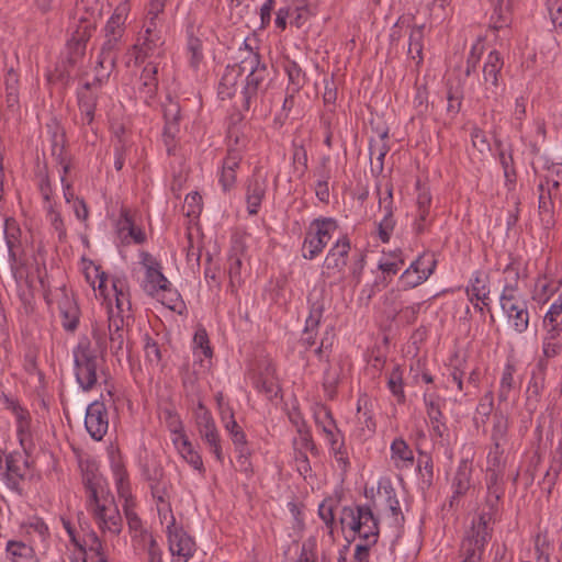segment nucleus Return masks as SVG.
Returning <instances> with one entry per match:
<instances>
[{"instance_id":"f257e3e1","label":"nucleus","mask_w":562,"mask_h":562,"mask_svg":"<svg viewBox=\"0 0 562 562\" xmlns=\"http://www.w3.org/2000/svg\"><path fill=\"white\" fill-rule=\"evenodd\" d=\"M81 271L95 297L101 299L108 310V334L95 328L93 336L100 347L109 346L111 351L117 352L125 339L124 317L131 311L128 286L123 279L109 280L101 267L90 259H81Z\"/></svg>"},{"instance_id":"f03ea898","label":"nucleus","mask_w":562,"mask_h":562,"mask_svg":"<svg viewBox=\"0 0 562 562\" xmlns=\"http://www.w3.org/2000/svg\"><path fill=\"white\" fill-rule=\"evenodd\" d=\"M82 482L86 509L99 531L103 536H119L123 529V518L106 480L95 471H87Z\"/></svg>"},{"instance_id":"7ed1b4c3","label":"nucleus","mask_w":562,"mask_h":562,"mask_svg":"<svg viewBox=\"0 0 562 562\" xmlns=\"http://www.w3.org/2000/svg\"><path fill=\"white\" fill-rule=\"evenodd\" d=\"M131 13V1L122 0L113 9L104 27V42L97 65L101 68L98 81H108L110 74L115 65V49L123 38L126 29V21Z\"/></svg>"},{"instance_id":"20e7f679","label":"nucleus","mask_w":562,"mask_h":562,"mask_svg":"<svg viewBox=\"0 0 562 562\" xmlns=\"http://www.w3.org/2000/svg\"><path fill=\"white\" fill-rule=\"evenodd\" d=\"M110 467L116 488V493L123 499V510L127 521L128 530L133 538L149 535L143 529V522L135 512V498L132 494L128 474L125 462L119 453L112 452L110 456Z\"/></svg>"},{"instance_id":"39448f33","label":"nucleus","mask_w":562,"mask_h":562,"mask_svg":"<svg viewBox=\"0 0 562 562\" xmlns=\"http://www.w3.org/2000/svg\"><path fill=\"white\" fill-rule=\"evenodd\" d=\"M496 509L493 506L481 513L471 522L461 544L462 562H480L485 547L492 538Z\"/></svg>"},{"instance_id":"423d86ee","label":"nucleus","mask_w":562,"mask_h":562,"mask_svg":"<svg viewBox=\"0 0 562 562\" xmlns=\"http://www.w3.org/2000/svg\"><path fill=\"white\" fill-rule=\"evenodd\" d=\"M166 423L170 432L171 443L178 457L200 476L204 477L206 469L201 451L187 435L180 416L176 413L168 412Z\"/></svg>"},{"instance_id":"0eeeda50","label":"nucleus","mask_w":562,"mask_h":562,"mask_svg":"<svg viewBox=\"0 0 562 562\" xmlns=\"http://www.w3.org/2000/svg\"><path fill=\"white\" fill-rule=\"evenodd\" d=\"M338 231V222L334 217L319 216L307 226L303 238L301 255L306 260L321 256Z\"/></svg>"},{"instance_id":"6e6552de","label":"nucleus","mask_w":562,"mask_h":562,"mask_svg":"<svg viewBox=\"0 0 562 562\" xmlns=\"http://www.w3.org/2000/svg\"><path fill=\"white\" fill-rule=\"evenodd\" d=\"M350 250L349 237L346 234L339 236L329 248L322 265L321 278L324 283L331 286L345 280Z\"/></svg>"},{"instance_id":"1a4fd4ad","label":"nucleus","mask_w":562,"mask_h":562,"mask_svg":"<svg viewBox=\"0 0 562 562\" xmlns=\"http://www.w3.org/2000/svg\"><path fill=\"white\" fill-rule=\"evenodd\" d=\"M75 376L83 391H90L98 382L99 359L88 338H81L72 349Z\"/></svg>"},{"instance_id":"9d476101","label":"nucleus","mask_w":562,"mask_h":562,"mask_svg":"<svg viewBox=\"0 0 562 562\" xmlns=\"http://www.w3.org/2000/svg\"><path fill=\"white\" fill-rule=\"evenodd\" d=\"M342 524L353 532L360 541L376 543L379 539V521L369 506H357L345 510Z\"/></svg>"},{"instance_id":"9b49d317","label":"nucleus","mask_w":562,"mask_h":562,"mask_svg":"<svg viewBox=\"0 0 562 562\" xmlns=\"http://www.w3.org/2000/svg\"><path fill=\"white\" fill-rule=\"evenodd\" d=\"M562 202V164L555 162L547 167L539 183L540 214L551 217L554 202Z\"/></svg>"},{"instance_id":"f8f14e48","label":"nucleus","mask_w":562,"mask_h":562,"mask_svg":"<svg viewBox=\"0 0 562 562\" xmlns=\"http://www.w3.org/2000/svg\"><path fill=\"white\" fill-rule=\"evenodd\" d=\"M373 504L384 514L390 527L397 531L404 522V515L396 491L389 477H381L378 481L376 496Z\"/></svg>"},{"instance_id":"ddd939ff","label":"nucleus","mask_w":562,"mask_h":562,"mask_svg":"<svg viewBox=\"0 0 562 562\" xmlns=\"http://www.w3.org/2000/svg\"><path fill=\"white\" fill-rule=\"evenodd\" d=\"M499 305L508 328L516 334L526 333L529 327L530 314L525 295L499 299Z\"/></svg>"},{"instance_id":"4468645a","label":"nucleus","mask_w":562,"mask_h":562,"mask_svg":"<svg viewBox=\"0 0 562 562\" xmlns=\"http://www.w3.org/2000/svg\"><path fill=\"white\" fill-rule=\"evenodd\" d=\"M252 63H255V68L247 70L248 74L240 89L244 110H249L267 88L269 75L267 66L259 65L257 59H252ZM247 64H251V60H248Z\"/></svg>"},{"instance_id":"2eb2a0df","label":"nucleus","mask_w":562,"mask_h":562,"mask_svg":"<svg viewBox=\"0 0 562 562\" xmlns=\"http://www.w3.org/2000/svg\"><path fill=\"white\" fill-rule=\"evenodd\" d=\"M437 260L432 254L424 252L419 255L401 274V286L404 290H409L423 284L435 272Z\"/></svg>"},{"instance_id":"dca6fc26","label":"nucleus","mask_w":562,"mask_h":562,"mask_svg":"<svg viewBox=\"0 0 562 562\" xmlns=\"http://www.w3.org/2000/svg\"><path fill=\"white\" fill-rule=\"evenodd\" d=\"M77 13L83 12L85 15L80 16V26L76 31L74 41L81 50L85 49L86 42L90 38L97 25V19L100 15V0H77Z\"/></svg>"},{"instance_id":"f3484780","label":"nucleus","mask_w":562,"mask_h":562,"mask_svg":"<svg viewBox=\"0 0 562 562\" xmlns=\"http://www.w3.org/2000/svg\"><path fill=\"white\" fill-rule=\"evenodd\" d=\"M167 535L171 562H188L195 552L194 540L173 521L167 527Z\"/></svg>"},{"instance_id":"a211bd4d","label":"nucleus","mask_w":562,"mask_h":562,"mask_svg":"<svg viewBox=\"0 0 562 562\" xmlns=\"http://www.w3.org/2000/svg\"><path fill=\"white\" fill-rule=\"evenodd\" d=\"M95 76L91 82H87L78 91V105L81 113V120L85 124L90 125L94 120V112L98 101V90L106 82L98 81V77L101 74V68L95 65Z\"/></svg>"},{"instance_id":"6ab92c4d","label":"nucleus","mask_w":562,"mask_h":562,"mask_svg":"<svg viewBox=\"0 0 562 562\" xmlns=\"http://www.w3.org/2000/svg\"><path fill=\"white\" fill-rule=\"evenodd\" d=\"M468 300L475 310L483 313L491 303L490 277L483 270H475L465 286Z\"/></svg>"},{"instance_id":"aec40b11","label":"nucleus","mask_w":562,"mask_h":562,"mask_svg":"<svg viewBox=\"0 0 562 562\" xmlns=\"http://www.w3.org/2000/svg\"><path fill=\"white\" fill-rule=\"evenodd\" d=\"M85 427L92 439L100 441L109 429V414L104 403L94 401L86 409Z\"/></svg>"},{"instance_id":"412c9836","label":"nucleus","mask_w":562,"mask_h":562,"mask_svg":"<svg viewBox=\"0 0 562 562\" xmlns=\"http://www.w3.org/2000/svg\"><path fill=\"white\" fill-rule=\"evenodd\" d=\"M5 469L3 471V452L0 449V473L9 488H16L27 470V461L20 452H11L4 458Z\"/></svg>"},{"instance_id":"4be33fe9","label":"nucleus","mask_w":562,"mask_h":562,"mask_svg":"<svg viewBox=\"0 0 562 562\" xmlns=\"http://www.w3.org/2000/svg\"><path fill=\"white\" fill-rule=\"evenodd\" d=\"M527 277L524 262L516 258H510L509 262L503 269V290L499 299H509L524 296L519 281Z\"/></svg>"},{"instance_id":"5701e85b","label":"nucleus","mask_w":562,"mask_h":562,"mask_svg":"<svg viewBox=\"0 0 562 562\" xmlns=\"http://www.w3.org/2000/svg\"><path fill=\"white\" fill-rule=\"evenodd\" d=\"M243 155L240 149L227 148V153L218 168V183L224 192L231 191L237 182V171L240 168Z\"/></svg>"},{"instance_id":"b1692460","label":"nucleus","mask_w":562,"mask_h":562,"mask_svg":"<svg viewBox=\"0 0 562 562\" xmlns=\"http://www.w3.org/2000/svg\"><path fill=\"white\" fill-rule=\"evenodd\" d=\"M145 277L143 290L150 296H159V292L168 285L169 280L161 272L159 263L148 254L144 255Z\"/></svg>"},{"instance_id":"393cba45","label":"nucleus","mask_w":562,"mask_h":562,"mask_svg":"<svg viewBox=\"0 0 562 562\" xmlns=\"http://www.w3.org/2000/svg\"><path fill=\"white\" fill-rule=\"evenodd\" d=\"M300 437L293 440L294 464L301 476L307 479L312 475V467L306 451H314L315 445L308 431L299 430Z\"/></svg>"},{"instance_id":"a878e982","label":"nucleus","mask_w":562,"mask_h":562,"mask_svg":"<svg viewBox=\"0 0 562 562\" xmlns=\"http://www.w3.org/2000/svg\"><path fill=\"white\" fill-rule=\"evenodd\" d=\"M503 66L501 54L497 50L490 52L483 66V86L486 98L496 92Z\"/></svg>"},{"instance_id":"bb28decb","label":"nucleus","mask_w":562,"mask_h":562,"mask_svg":"<svg viewBox=\"0 0 562 562\" xmlns=\"http://www.w3.org/2000/svg\"><path fill=\"white\" fill-rule=\"evenodd\" d=\"M58 311L63 328L66 331H75L80 321V310L75 297L63 291L58 301Z\"/></svg>"},{"instance_id":"cd10ccee","label":"nucleus","mask_w":562,"mask_h":562,"mask_svg":"<svg viewBox=\"0 0 562 562\" xmlns=\"http://www.w3.org/2000/svg\"><path fill=\"white\" fill-rule=\"evenodd\" d=\"M267 186L266 177H261L257 172L249 179L246 190V203L250 215H256L259 212L266 196Z\"/></svg>"},{"instance_id":"c85d7f7f","label":"nucleus","mask_w":562,"mask_h":562,"mask_svg":"<svg viewBox=\"0 0 562 562\" xmlns=\"http://www.w3.org/2000/svg\"><path fill=\"white\" fill-rule=\"evenodd\" d=\"M431 194L430 191L425 188L417 186V198H416V217L414 221V229L417 233H423L430 224V207H431Z\"/></svg>"},{"instance_id":"c756f323","label":"nucleus","mask_w":562,"mask_h":562,"mask_svg":"<svg viewBox=\"0 0 562 562\" xmlns=\"http://www.w3.org/2000/svg\"><path fill=\"white\" fill-rule=\"evenodd\" d=\"M390 461L400 471L409 470L414 467V452L402 437L395 438L391 442Z\"/></svg>"},{"instance_id":"7c9ffc66","label":"nucleus","mask_w":562,"mask_h":562,"mask_svg":"<svg viewBox=\"0 0 562 562\" xmlns=\"http://www.w3.org/2000/svg\"><path fill=\"white\" fill-rule=\"evenodd\" d=\"M156 27L147 26L140 42L132 47V52L135 54V64L143 61L146 57L160 54L162 42L160 36L154 33Z\"/></svg>"},{"instance_id":"2f4dec72","label":"nucleus","mask_w":562,"mask_h":562,"mask_svg":"<svg viewBox=\"0 0 562 562\" xmlns=\"http://www.w3.org/2000/svg\"><path fill=\"white\" fill-rule=\"evenodd\" d=\"M314 419L316 427L322 431L327 443L330 445V447L337 445L339 431L330 411L323 405H318L314 411Z\"/></svg>"},{"instance_id":"473e14b6","label":"nucleus","mask_w":562,"mask_h":562,"mask_svg":"<svg viewBox=\"0 0 562 562\" xmlns=\"http://www.w3.org/2000/svg\"><path fill=\"white\" fill-rule=\"evenodd\" d=\"M193 420L201 440L207 437H213L220 432L211 411L202 401L198 402L193 411Z\"/></svg>"},{"instance_id":"72a5a7b5","label":"nucleus","mask_w":562,"mask_h":562,"mask_svg":"<svg viewBox=\"0 0 562 562\" xmlns=\"http://www.w3.org/2000/svg\"><path fill=\"white\" fill-rule=\"evenodd\" d=\"M562 279H555L547 274L537 278L531 297L538 304L544 305L549 300L560 291Z\"/></svg>"},{"instance_id":"f704fd0d","label":"nucleus","mask_w":562,"mask_h":562,"mask_svg":"<svg viewBox=\"0 0 562 562\" xmlns=\"http://www.w3.org/2000/svg\"><path fill=\"white\" fill-rule=\"evenodd\" d=\"M20 532L27 536L32 542L46 543L50 537L47 524L37 516H31L21 521Z\"/></svg>"},{"instance_id":"c9c22d12","label":"nucleus","mask_w":562,"mask_h":562,"mask_svg":"<svg viewBox=\"0 0 562 562\" xmlns=\"http://www.w3.org/2000/svg\"><path fill=\"white\" fill-rule=\"evenodd\" d=\"M243 71L237 65H228L220 79L217 94L221 100L232 99L237 91V86Z\"/></svg>"},{"instance_id":"e433bc0d","label":"nucleus","mask_w":562,"mask_h":562,"mask_svg":"<svg viewBox=\"0 0 562 562\" xmlns=\"http://www.w3.org/2000/svg\"><path fill=\"white\" fill-rule=\"evenodd\" d=\"M546 334L542 338V357L540 359L555 358L562 353V331L552 324H543Z\"/></svg>"},{"instance_id":"4c0bfd02","label":"nucleus","mask_w":562,"mask_h":562,"mask_svg":"<svg viewBox=\"0 0 562 562\" xmlns=\"http://www.w3.org/2000/svg\"><path fill=\"white\" fill-rule=\"evenodd\" d=\"M548 362L546 359H539L531 370V378L527 385L528 400L538 401L546 387Z\"/></svg>"},{"instance_id":"58836bf2","label":"nucleus","mask_w":562,"mask_h":562,"mask_svg":"<svg viewBox=\"0 0 562 562\" xmlns=\"http://www.w3.org/2000/svg\"><path fill=\"white\" fill-rule=\"evenodd\" d=\"M516 366L512 361H507L504 367L499 379V387L497 398L499 403L509 401L518 384L515 380Z\"/></svg>"},{"instance_id":"ea45409f","label":"nucleus","mask_w":562,"mask_h":562,"mask_svg":"<svg viewBox=\"0 0 562 562\" xmlns=\"http://www.w3.org/2000/svg\"><path fill=\"white\" fill-rule=\"evenodd\" d=\"M9 562H40L32 546L18 540H9L5 544Z\"/></svg>"},{"instance_id":"a19ab883","label":"nucleus","mask_w":562,"mask_h":562,"mask_svg":"<svg viewBox=\"0 0 562 562\" xmlns=\"http://www.w3.org/2000/svg\"><path fill=\"white\" fill-rule=\"evenodd\" d=\"M493 11L491 14V25L495 30H501L510 23L512 0H487Z\"/></svg>"},{"instance_id":"79ce46f5","label":"nucleus","mask_w":562,"mask_h":562,"mask_svg":"<svg viewBox=\"0 0 562 562\" xmlns=\"http://www.w3.org/2000/svg\"><path fill=\"white\" fill-rule=\"evenodd\" d=\"M468 369V361L464 356H460L456 353L453 357H451L447 370V382L453 383L457 386V390L459 392H463V379L467 373Z\"/></svg>"},{"instance_id":"37998d69","label":"nucleus","mask_w":562,"mask_h":562,"mask_svg":"<svg viewBox=\"0 0 562 562\" xmlns=\"http://www.w3.org/2000/svg\"><path fill=\"white\" fill-rule=\"evenodd\" d=\"M222 424L232 440L235 451L243 452L244 445H248L247 436L236 422L233 411H229L228 419H225L224 413L222 414Z\"/></svg>"},{"instance_id":"c03bdc74","label":"nucleus","mask_w":562,"mask_h":562,"mask_svg":"<svg viewBox=\"0 0 562 562\" xmlns=\"http://www.w3.org/2000/svg\"><path fill=\"white\" fill-rule=\"evenodd\" d=\"M193 357L200 362L211 360L213 357V349L211 347L210 338L204 327H198L192 340Z\"/></svg>"},{"instance_id":"a18cd8bd","label":"nucleus","mask_w":562,"mask_h":562,"mask_svg":"<svg viewBox=\"0 0 562 562\" xmlns=\"http://www.w3.org/2000/svg\"><path fill=\"white\" fill-rule=\"evenodd\" d=\"M424 37H425V27L424 25H416L411 29L409 37H408V57L416 63V65H420L424 60Z\"/></svg>"},{"instance_id":"49530a36","label":"nucleus","mask_w":562,"mask_h":562,"mask_svg":"<svg viewBox=\"0 0 562 562\" xmlns=\"http://www.w3.org/2000/svg\"><path fill=\"white\" fill-rule=\"evenodd\" d=\"M187 37L189 64L194 70H199L204 59L202 41L195 36L193 26L188 27Z\"/></svg>"},{"instance_id":"de8ad7c7","label":"nucleus","mask_w":562,"mask_h":562,"mask_svg":"<svg viewBox=\"0 0 562 562\" xmlns=\"http://www.w3.org/2000/svg\"><path fill=\"white\" fill-rule=\"evenodd\" d=\"M504 472L505 471H493L491 469H486V504L488 508L493 506V509H496V503L498 502L502 495V487L499 485V482L503 479Z\"/></svg>"},{"instance_id":"09e8293b","label":"nucleus","mask_w":562,"mask_h":562,"mask_svg":"<svg viewBox=\"0 0 562 562\" xmlns=\"http://www.w3.org/2000/svg\"><path fill=\"white\" fill-rule=\"evenodd\" d=\"M157 72V65L153 63H148L142 71L139 90L146 99H153L156 94L158 88Z\"/></svg>"},{"instance_id":"8fccbe9b","label":"nucleus","mask_w":562,"mask_h":562,"mask_svg":"<svg viewBox=\"0 0 562 562\" xmlns=\"http://www.w3.org/2000/svg\"><path fill=\"white\" fill-rule=\"evenodd\" d=\"M322 308H313L306 318L304 336L302 341L305 346L311 347L315 344L317 328L322 319Z\"/></svg>"},{"instance_id":"3c124183","label":"nucleus","mask_w":562,"mask_h":562,"mask_svg":"<svg viewBox=\"0 0 562 562\" xmlns=\"http://www.w3.org/2000/svg\"><path fill=\"white\" fill-rule=\"evenodd\" d=\"M4 92H5V102L9 108H15L19 105V76L13 70L10 69L5 74L4 78Z\"/></svg>"},{"instance_id":"603ef678","label":"nucleus","mask_w":562,"mask_h":562,"mask_svg":"<svg viewBox=\"0 0 562 562\" xmlns=\"http://www.w3.org/2000/svg\"><path fill=\"white\" fill-rule=\"evenodd\" d=\"M404 265L403 254L400 249L383 254L379 261V268L389 276L396 274Z\"/></svg>"},{"instance_id":"864d4df0","label":"nucleus","mask_w":562,"mask_h":562,"mask_svg":"<svg viewBox=\"0 0 562 562\" xmlns=\"http://www.w3.org/2000/svg\"><path fill=\"white\" fill-rule=\"evenodd\" d=\"M387 387L390 392L397 398L398 402H404V382H403V369L396 364L393 367L387 378Z\"/></svg>"},{"instance_id":"5fc2aeb1","label":"nucleus","mask_w":562,"mask_h":562,"mask_svg":"<svg viewBox=\"0 0 562 562\" xmlns=\"http://www.w3.org/2000/svg\"><path fill=\"white\" fill-rule=\"evenodd\" d=\"M389 151V146L386 144V133L381 135L378 140H371L369 145V156L370 159L376 160V167L379 171L383 170L384 158Z\"/></svg>"},{"instance_id":"6e6d98bb","label":"nucleus","mask_w":562,"mask_h":562,"mask_svg":"<svg viewBox=\"0 0 562 562\" xmlns=\"http://www.w3.org/2000/svg\"><path fill=\"white\" fill-rule=\"evenodd\" d=\"M504 445L493 443L487 453V468L493 471H505L506 457L504 453Z\"/></svg>"},{"instance_id":"4d7b16f0","label":"nucleus","mask_w":562,"mask_h":562,"mask_svg":"<svg viewBox=\"0 0 562 562\" xmlns=\"http://www.w3.org/2000/svg\"><path fill=\"white\" fill-rule=\"evenodd\" d=\"M155 297L172 311H177L183 304L179 292L171 286L170 281L168 282V285L159 292V296Z\"/></svg>"},{"instance_id":"13d9d810","label":"nucleus","mask_w":562,"mask_h":562,"mask_svg":"<svg viewBox=\"0 0 562 562\" xmlns=\"http://www.w3.org/2000/svg\"><path fill=\"white\" fill-rule=\"evenodd\" d=\"M16 437L24 450L33 447L32 417L15 424Z\"/></svg>"},{"instance_id":"bf43d9fd","label":"nucleus","mask_w":562,"mask_h":562,"mask_svg":"<svg viewBox=\"0 0 562 562\" xmlns=\"http://www.w3.org/2000/svg\"><path fill=\"white\" fill-rule=\"evenodd\" d=\"M485 45L484 41L481 37H477L475 42L472 44L470 53L467 58V68L465 75L470 76L476 69L479 61L481 60L482 55L484 54Z\"/></svg>"},{"instance_id":"052dcab7","label":"nucleus","mask_w":562,"mask_h":562,"mask_svg":"<svg viewBox=\"0 0 562 562\" xmlns=\"http://www.w3.org/2000/svg\"><path fill=\"white\" fill-rule=\"evenodd\" d=\"M19 228L13 220H5L4 222V237L8 246L10 259L15 261L14 248L19 244Z\"/></svg>"},{"instance_id":"680f3d73","label":"nucleus","mask_w":562,"mask_h":562,"mask_svg":"<svg viewBox=\"0 0 562 562\" xmlns=\"http://www.w3.org/2000/svg\"><path fill=\"white\" fill-rule=\"evenodd\" d=\"M508 420L503 415H495L491 439L493 443L505 445L507 441Z\"/></svg>"},{"instance_id":"e2e57ef3","label":"nucleus","mask_w":562,"mask_h":562,"mask_svg":"<svg viewBox=\"0 0 562 562\" xmlns=\"http://www.w3.org/2000/svg\"><path fill=\"white\" fill-rule=\"evenodd\" d=\"M561 315H562V292L553 301V303L550 305L549 310L544 314L543 324H552L559 330L562 331V317L559 319V317Z\"/></svg>"},{"instance_id":"0e129e2a","label":"nucleus","mask_w":562,"mask_h":562,"mask_svg":"<svg viewBox=\"0 0 562 562\" xmlns=\"http://www.w3.org/2000/svg\"><path fill=\"white\" fill-rule=\"evenodd\" d=\"M471 486V474L470 471L464 469H459L452 483L453 488V498L457 496L464 495Z\"/></svg>"},{"instance_id":"69168bd1","label":"nucleus","mask_w":562,"mask_h":562,"mask_svg":"<svg viewBox=\"0 0 562 562\" xmlns=\"http://www.w3.org/2000/svg\"><path fill=\"white\" fill-rule=\"evenodd\" d=\"M379 195V207L383 213L393 212V187L390 182L376 187Z\"/></svg>"},{"instance_id":"338daca9","label":"nucleus","mask_w":562,"mask_h":562,"mask_svg":"<svg viewBox=\"0 0 562 562\" xmlns=\"http://www.w3.org/2000/svg\"><path fill=\"white\" fill-rule=\"evenodd\" d=\"M329 171L326 169L318 172V179L315 183V195L316 198L324 203L329 201L330 192H329Z\"/></svg>"},{"instance_id":"774afa93","label":"nucleus","mask_w":562,"mask_h":562,"mask_svg":"<svg viewBox=\"0 0 562 562\" xmlns=\"http://www.w3.org/2000/svg\"><path fill=\"white\" fill-rule=\"evenodd\" d=\"M202 441L204 442L209 452L213 454L216 462L220 464H224L225 456L223 451L221 432L214 435L213 437L204 438L202 439Z\"/></svg>"}]
</instances>
